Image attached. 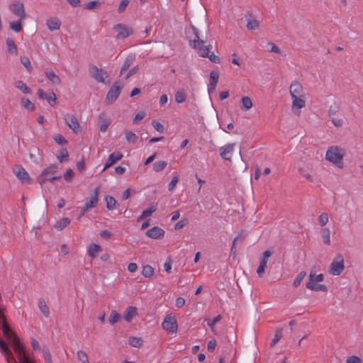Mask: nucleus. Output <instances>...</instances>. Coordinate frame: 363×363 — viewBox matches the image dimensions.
Instances as JSON below:
<instances>
[{"label": "nucleus", "instance_id": "1", "mask_svg": "<svg viewBox=\"0 0 363 363\" xmlns=\"http://www.w3.org/2000/svg\"><path fill=\"white\" fill-rule=\"evenodd\" d=\"M345 155V150L338 146L330 147L325 154V159L339 168H342L344 166L343 157Z\"/></svg>", "mask_w": 363, "mask_h": 363}, {"label": "nucleus", "instance_id": "2", "mask_svg": "<svg viewBox=\"0 0 363 363\" xmlns=\"http://www.w3.org/2000/svg\"><path fill=\"white\" fill-rule=\"evenodd\" d=\"M191 28L192 29L193 33L195 35L194 40H189V45L193 48H196V43L200 45L199 49V56L202 57H207L208 55L210 54V50L211 48V45H204V40L199 38V33L198 29L194 26H191Z\"/></svg>", "mask_w": 363, "mask_h": 363}, {"label": "nucleus", "instance_id": "3", "mask_svg": "<svg viewBox=\"0 0 363 363\" xmlns=\"http://www.w3.org/2000/svg\"><path fill=\"white\" fill-rule=\"evenodd\" d=\"M11 343L15 352L18 354V358L20 363H37L34 360H30L27 356L25 347L18 337H14L12 339V341H11Z\"/></svg>", "mask_w": 363, "mask_h": 363}, {"label": "nucleus", "instance_id": "4", "mask_svg": "<svg viewBox=\"0 0 363 363\" xmlns=\"http://www.w3.org/2000/svg\"><path fill=\"white\" fill-rule=\"evenodd\" d=\"M123 85L120 81H116L110 87L106 96L105 98V103L106 105L112 104L119 96Z\"/></svg>", "mask_w": 363, "mask_h": 363}, {"label": "nucleus", "instance_id": "5", "mask_svg": "<svg viewBox=\"0 0 363 363\" xmlns=\"http://www.w3.org/2000/svg\"><path fill=\"white\" fill-rule=\"evenodd\" d=\"M345 268L343 257L337 255L336 259L333 261L330 266V273L333 275H340Z\"/></svg>", "mask_w": 363, "mask_h": 363}, {"label": "nucleus", "instance_id": "6", "mask_svg": "<svg viewBox=\"0 0 363 363\" xmlns=\"http://www.w3.org/2000/svg\"><path fill=\"white\" fill-rule=\"evenodd\" d=\"M89 72L91 77L96 82L105 83V78H108V73L101 68L97 67L96 65H91L89 67Z\"/></svg>", "mask_w": 363, "mask_h": 363}, {"label": "nucleus", "instance_id": "7", "mask_svg": "<svg viewBox=\"0 0 363 363\" xmlns=\"http://www.w3.org/2000/svg\"><path fill=\"white\" fill-rule=\"evenodd\" d=\"M162 328L169 333H177L178 325L176 318L171 315H167L162 323Z\"/></svg>", "mask_w": 363, "mask_h": 363}, {"label": "nucleus", "instance_id": "8", "mask_svg": "<svg viewBox=\"0 0 363 363\" xmlns=\"http://www.w3.org/2000/svg\"><path fill=\"white\" fill-rule=\"evenodd\" d=\"M13 172L22 183H30V176L25 169V168L23 167L21 165H16L13 169Z\"/></svg>", "mask_w": 363, "mask_h": 363}, {"label": "nucleus", "instance_id": "9", "mask_svg": "<svg viewBox=\"0 0 363 363\" xmlns=\"http://www.w3.org/2000/svg\"><path fill=\"white\" fill-rule=\"evenodd\" d=\"M10 10L13 14L19 17L20 20L24 19L26 17V12L23 4L20 1H14L9 6Z\"/></svg>", "mask_w": 363, "mask_h": 363}, {"label": "nucleus", "instance_id": "10", "mask_svg": "<svg viewBox=\"0 0 363 363\" xmlns=\"http://www.w3.org/2000/svg\"><path fill=\"white\" fill-rule=\"evenodd\" d=\"M64 120L66 124L74 133H77L81 131L80 125L77 118L73 114H66L64 116Z\"/></svg>", "mask_w": 363, "mask_h": 363}, {"label": "nucleus", "instance_id": "11", "mask_svg": "<svg viewBox=\"0 0 363 363\" xmlns=\"http://www.w3.org/2000/svg\"><path fill=\"white\" fill-rule=\"evenodd\" d=\"M58 167L57 164H50L46 169H45L40 175H39L37 178L38 182L40 185H43L47 182V175L48 174H54L57 172Z\"/></svg>", "mask_w": 363, "mask_h": 363}, {"label": "nucleus", "instance_id": "12", "mask_svg": "<svg viewBox=\"0 0 363 363\" xmlns=\"http://www.w3.org/2000/svg\"><path fill=\"white\" fill-rule=\"evenodd\" d=\"M114 30H119L116 35L117 39H125L133 34V30L132 28L127 27L124 24L118 23L113 27Z\"/></svg>", "mask_w": 363, "mask_h": 363}, {"label": "nucleus", "instance_id": "13", "mask_svg": "<svg viewBox=\"0 0 363 363\" xmlns=\"http://www.w3.org/2000/svg\"><path fill=\"white\" fill-rule=\"evenodd\" d=\"M0 350L4 355L8 363H16L15 358L13 356L11 350L9 349L6 343L0 338Z\"/></svg>", "mask_w": 363, "mask_h": 363}, {"label": "nucleus", "instance_id": "14", "mask_svg": "<svg viewBox=\"0 0 363 363\" xmlns=\"http://www.w3.org/2000/svg\"><path fill=\"white\" fill-rule=\"evenodd\" d=\"M272 254V252L269 250H266L262 253V257L261 258L259 265L257 269V273L259 277H262L263 276L264 270L267 267V260Z\"/></svg>", "mask_w": 363, "mask_h": 363}, {"label": "nucleus", "instance_id": "15", "mask_svg": "<svg viewBox=\"0 0 363 363\" xmlns=\"http://www.w3.org/2000/svg\"><path fill=\"white\" fill-rule=\"evenodd\" d=\"M99 188H95L90 196L89 201L86 202L84 206L85 207V210L89 211L90 209L95 208L97 206L99 201Z\"/></svg>", "mask_w": 363, "mask_h": 363}, {"label": "nucleus", "instance_id": "16", "mask_svg": "<svg viewBox=\"0 0 363 363\" xmlns=\"http://www.w3.org/2000/svg\"><path fill=\"white\" fill-rule=\"evenodd\" d=\"M234 143H230L225 146L221 147L220 148V156L225 160H230L234 150Z\"/></svg>", "mask_w": 363, "mask_h": 363}, {"label": "nucleus", "instance_id": "17", "mask_svg": "<svg viewBox=\"0 0 363 363\" xmlns=\"http://www.w3.org/2000/svg\"><path fill=\"white\" fill-rule=\"evenodd\" d=\"M219 74L216 71H211L210 73V82L208 86V91L211 94L216 91V85L218 81Z\"/></svg>", "mask_w": 363, "mask_h": 363}, {"label": "nucleus", "instance_id": "18", "mask_svg": "<svg viewBox=\"0 0 363 363\" xmlns=\"http://www.w3.org/2000/svg\"><path fill=\"white\" fill-rule=\"evenodd\" d=\"M123 154L121 153L120 152H113V153H111L108 157L106 163L103 169V171H105L106 169L109 168L111 166L116 163L118 161L121 160Z\"/></svg>", "mask_w": 363, "mask_h": 363}, {"label": "nucleus", "instance_id": "19", "mask_svg": "<svg viewBox=\"0 0 363 363\" xmlns=\"http://www.w3.org/2000/svg\"><path fill=\"white\" fill-rule=\"evenodd\" d=\"M164 235V231L161 228L155 226L146 231V235L152 239H160Z\"/></svg>", "mask_w": 363, "mask_h": 363}, {"label": "nucleus", "instance_id": "20", "mask_svg": "<svg viewBox=\"0 0 363 363\" xmlns=\"http://www.w3.org/2000/svg\"><path fill=\"white\" fill-rule=\"evenodd\" d=\"M291 97L303 96L302 85L297 81H294L289 88Z\"/></svg>", "mask_w": 363, "mask_h": 363}, {"label": "nucleus", "instance_id": "21", "mask_svg": "<svg viewBox=\"0 0 363 363\" xmlns=\"http://www.w3.org/2000/svg\"><path fill=\"white\" fill-rule=\"evenodd\" d=\"M45 74L46 77L54 84L59 85L61 84V79L54 71L50 68H46L45 69Z\"/></svg>", "mask_w": 363, "mask_h": 363}, {"label": "nucleus", "instance_id": "22", "mask_svg": "<svg viewBox=\"0 0 363 363\" xmlns=\"http://www.w3.org/2000/svg\"><path fill=\"white\" fill-rule=\"evenodd\" d=\"M46 25L50 31H54L60 28L61 22L57 18H50L47 20Z\"/></svg>", "mask_w": 363, "mask_h": 363}, {"label": "nucleus", "instance_id": "23", "mask_svg": "<svg viewBox=\"0 0 363 363\" xmlns=\"http://www.w3.org/2000/svg\"><path fill=\"white\" fill-rule=\"evenodd\" d=\"M135 60V54H130L126 57V58L125 59V61L122 65V67L121 69V72H120L121 75L133 64Z\"/></svg>", "mask_w": 363, "mask_h": 363}, {"label": "nucleus", "instance_id": "24", "mask_svg": "<svg viewBox=\"0 0 363 363\" xmlns=\"http://www.w3.org/2000/svg\"><path fill=\"white\" fill-rule=\"evenodd\" d=\"M306 287L314 291L325 292L328 291V287L325 285L318 283H306Z\"/></svg>", "mask_w": 363, "mask_h": 363}, {"label": "nucleus", "instance_id": "25", "mask_svg": "<svg viewBox=\"0 0 363 363\" xmlns=\"http://www.w3.org/2000/svg\"><path fill=\"white\" fill-rule=\"evenodd\" d=\"M247 234L245 231H242L238 236H236L233 242L232 247L230 250V254L233 255V256L236 254V248H235V244L237 242L240 241L242 242L246 237Z\"/></svg>", "mask_w": 363, "mask_h": 363}, {"label": "nucleus", "instance_id": "26", "mask_svg": "<svg viewBox=\"0 0 363 363\" xmlns=\"http://www.w3.org/2000/svg\"><path fill=\"white\" fill-rule=\"evenodd\" d=\"M137 315V308L135 307L129 306L126 308L123 318L127 322H130L132 318Z\"/></svg>", "mask_w": 363, "mask_h": 363}, {"label": "nucleus", "instance_id": "27", "mask_svg": "<svg viewBox=\"0 0 363 363\" xmlns=\"http://www.w3.org/2000/svg\"><path fill=\"white\" fill-rule=\"evenodd\" d=\"M3 334L4 337L9 340L10 342L12 341V339L14 337H17L15 334H13L11 330H10L9 327L6 324V323H3V324L1 325Z\"/></svg>", "mask_w": 363, "mask_h": 363}, {"label": "nucleus", "instance_id": "28", "mask_svg": "<svg viewBox=\"0 0 363 363\" xmlns=\"http://www.w3.org/2000/svg\"><path fill=\"white\" fill-rule=\"evenodd\" d=\"M38 307L40 312L45 315V317L48 318L50 315V310L45 301L43 298H40L38 300Z\"/></svg>", "mask_w": 363, "mask_h": 363}, {"label": "nucleus", "instance_id": "29", "mask_svg": "<svg viewBox=\"0 0 363 363\" xmlns=\"http://www.w3.org/2000/svg\"><path fill=\"white\" fill-rule=\"evenodd\" d=\"M14 86L23 94L31 93V89L21 80H18L14 83Z\"/></svg>", "mask_w": 363, "mask_h": 363}, {"label": "nucleus", "instance_id": "30", "mask_svg": "<svg viewBox=\"0 0 363 363\" xmlns=\"http://www.w3.org/2000/svg\"><path fill=\"white\" fill-rule=\"evenodd\" d=\"M6 45L8 51L11 55H17L18 50L15 42L13 39L8 38L6 39Z\"/></svg>", "mask_w": 363, "mask_h": 363}, {"label": "nucleus", "instance_id": "31", "mask_svg": "<svg viewBox=\"0 0 363 363\" xmlns=\"http://www.w3.org/2000/svg\"><path fill=\"white\" fill-rule=\"evenodd\" d=\"M323 241L325 244L330 245V230L328 228H322L320 230Z\"/></svg>", "mask_w": 363, "mask_h": 363}, {"label": "nucleus", "instance_id": "32", "mask_svg": "<svg viewBox=\"0 0 363 363\" xmlns=\"http://www.w3.org/2000/svg\"><path fill=\"white\" fill-rule=\"evenodd\" d=\"M324 279V276L323 274H320L316 275L313 271L310 272L309 274V281L307 283H318L323 281Z\"/></svg>", "mask_w": 363, "mask_h": 363}, {"label": "nucleus", "instance_id": "33", "mask_svg": "<svg viewBox=\"0 0 363 363\" xmlns=\"http://www.w3.org/2000/svg\"><path fill=\"white\" fill-rule=\"evenodd\" d=\"M21 106L29 111H34L35 105L28 98L23 97L21 99Z\"/></svg>", "mask_w": 363, "mask_h": 363}, {"label": "nucleus", "instance_id": "34", "mask_svg": "<svg viewBox=\"0 0 363 363\" xmlns=\"http://www.w3.org/2000/svg\"><path fill=\"white\" fill-rule=\"evenodd\" d=\"M57 158L60 162H66L69 158V153L66 148H62L57 155Z\"/></svg>", "mask_w": 363, "mask_h": 363}, {"label": "nucleus", "instance_id": "35", "mask_svg": "<svg viewBox=\"0 0 363 363\" xmlns=\"http://www.w3.org/2000/svg\"><path fill=\"white\" fill-rule=\"evenodd\" d=\"M252 106V102L250 97L242 96L241 99V108L243 110H248Z\"/></svg>", "mask_w": 363, "mask_h": 363}, {"label": "nucleus", "instance_id": "36", "mask_svg": "<svg viewBox=\"0 0 363 363\" xmlns=\"http://www.w3.org/2000/svg\"><path fill=\"white\" fill-rule=\"evenodd\" d=\"M101 247L95 243H91L88 250V254L91 257H95L97 252L101 251Z\"/></svg>", "mask_w": 363, "mask_h": 363}, {"label": "nucleus", "instance_id": "37", "mask_svg": "<svg viewBox=\"0 0 363 363\" xmlns=\"http://www.w3.org/2000/svg\"><path fill=\"white\" fill-rule=\"evenodd\" d=\"M293 99V106L298 108H302L306 106V102L302 96L291 97Z\"/></svg>", "mask_w": 363, "mask_h": 363}, {"label": "nucleus", "instance_id": "38", "mask_svg": "<svg viewBox=\"0 0 363 363\" xmlns=\"http://www.w3.org/2000/svg\"><path fill=\"white\" fill-rule=\"evenodd\" d=\"M70 223V219L69 218H62L60 219L55 225V228L58 230H62Z\"/></svg>", "mask_w": 363, "mask_h": 363}, {"label": "nucleus", "instance_id": "39", "mask_svg": "<svg viewBox=\"0 0 363 363\" xmlns=\"http://www.w3.org/2000/svg\"><path fill=\"white\" fill-rule=\"evenodd\" d=\"M186 99V94L184 90H178L175 93V101L178 104L184 102Z\"/></svg>", "mask_w": 363, "mask_h": 363}, {"label": "nucleus", "instance_id": "40", "mask_svg": "<svg viewBox=\"0 0 363 363\" xmlns=\"http://www.w3.org/2000/svg\"><path fill=\"white\" fill-rule=\"evenodd\" d=\"M125 139L130 143H135L138 141V137L133 132L126 130L125 132Z\"/></svg>", "mask_w": 363, "mask_h": 363}, {"label": "nucleus", "instance_id": "41", "mask_svg": "<svg viewBox=\"0 0 363 363\" xmlns=\"http://www.w3.org/2000/svg\"><path fill=\"white\" fill-rule=\"evenodd\" d=\"M167 166L166 161H157L153 164V170L156 172H160L165 169Z\"/></svg>", "mask_w": 363, "mask_h": 363}, {"label": "nucleus", "instance_id": "42", "mask_svg": "<svg viewBox=\"0 0 363 363\" xmlns=\"http://www.w3.org/2000/svg\"><path fill=\"white\" fill-rule=\"evenodd\" d=\"M43 356L45 363H52V356L50 352V350L48 346H43Z\"/></svg>", "mask_w": 363, "mask_h": 363}, {"label": "nucleus", "instance_id": "43", "mask_svg": "<svg viewBox=\"0 0 363 363\" xmlns=\"http://www.w3.org/2000/svg\"><path fill=\"white\" fill-rule=\"evenodd\" d=\"M154 269L150 265H145L143 267L142 274L147 278L152 277L154 274Z\"/></svg>", "mask_w": 363, "mask_h": 363}, {"label": "nucleus", "instance_id": "44", "mask_svg": "<svg viewBox=\"0 0 363 363\" xmlns=\"http://www.w3.org/2000/svg\"><path fill=\"white\" fill-rule=\"evenodd\" d=\"M128 343L134 347H140L143 345V340L140 337H130Z\"/></svg>", "mask_w": 363, "mask_h": 363}, {"label": "nucleus", "instance_id": "45", "mask_svg": "<svg viewBox=\"0 0 363 363\" xmlns=\"http://www.w3.org/2000/svg\"><path fill=\"white\" fill-rule=\"evenodd\" d=\"M105 200L106 201V208L108 210H113L115 208L116 201L113 196H108L105 198Z\"/></svg>", "mask_w": 363, "mask_h": 363}, {"label": "nucleus", "instance_id": "46", "mask_svg": "<svg viewBox=\"0 0 363 363\" xmlns=\"http://www.w3.org/2000/svg\"><path fill=\"white\" fill-rule=\"evenodd\" d=\"M306 276V272H301L298 274V275L296 276V277L295 278V279L294 280V282H293V286L294 287H298L302 280L305 278V277Z\"/></svg>", "mask_w": 363, "mask_h": 363}, {"label": "nucleus", "instance_id": "47", "mask_svg": "<svg viewBox=\"0 0 363 363\" xmlns=\"http://www.w3.org/2000/svg\"><path fill=\"white\" fill-rule=\"evenodd\" d=\"M340 110V104L337 102H333V104H331L328 109V116L330 117H332L333 115H335L336 113H337Z\"/></svg>", "mask_w": 363, "mask_h": 363}, {"label": "nucleus", "instance_id": "48", "mask_svg": "<svg viewBox=\"0 0 363 363\" xmlns=\"http://www.w3.org/2000/svg\"><path fill=\"white\" fill-rule=\"evenodd\" d=\"M53 140L60 145H65L67 144V140L59 133L55 134L53 135Z\"/></svg>", "mask_w": 363, "mask_h": 363}, {"label": "nucleus", "instance_id": "49", "mask_svg": "<svg viewBox=\"0 0 363 363\" xmlns=\"http://www.w3.org/2000/svg\"><path fill=\"white\" fill-rule=\"evenodd\" d=\"M121 315L116 311H112L108 318V321L111 325H114L120 320Z\"/></svg>", "mask_w": 363, "mask_h": 363}, {"label": "nucleus", "instance_id": "50", "mask_svg": "<svg viewBox=\"0 0 363 363\" xmlns=\"http://www.w3.org/2000/svg\"><path fill=\"white\" fill-rule=\"evenodd\" d=\"M222 319V316L220 315H218L213 320L206 319L205 320L207 322L208 325L211 328L212 330H214L215 325L219 322Z\"/></svg>", "mask_w": 363, "mask_h": 363}, {"label": "nucleus", "instance_id": "51", "mask_svg": "<svg viewBox=\"0 0 363 363\" xmlns=\"http://www.w3.org/2000/svg\"><path fill=\"white\" fill-rule=\"evenodd\" d=\"M282 337V330H277L273 340L271 341L270 347H274Z\"/></svg>", "mask_w": 363, "mask_h": 363}, {"label": "nucleus", "instance_id": "52", "mask_svg": "<svg viewBox=\"0 0 363 363\" xmlns=\"http://www.w3.org/2000/svg\"><path fill=\"white\" fill-rule=\"evenodd\" d=\"M101 4L99 1H91L84 5V9L91 10L96 8H99Z\"/></svg>", "mask_w": 363, "mask_h": 363}, {"label": "nucleus", "instance_id": "53", "mask_svg": "<svg viewBox=\"0 0 363 363\" xmlns=\"http://www.w3.org/2000/svg\"><path fill=\"white\" fill-rule=\"evenodd\" d=\"M77 359L82 363H89L87 354L84 351L79 350L77 352Z\"/></svg>", "mask_w": 363, "mask_h": 363}, {"label": "nucleus", "instance_id": "54", "mask_svg": "<svg viewBox=\"0 0 363 363\" xmlns=\"http://www.w3.org/2000/svg\"><path fill=\"white\" fill-rule=\"evenodd\" d=\"M10 28L15 32H21L23 29L21 23V20L19 19L18 21L10 23Z\"/></svg>", "mask_w": 363, "mask_h": 363}, {"label": "nucleus", "instance_id": "55", "mask_svg": "<svg viewBox=\"0 0 363 363\" xmlns=\"http://www.w3.org/2000/svg\"><path fill=\"white\" fill-rule=\"evenodd\" d=\"M246 27L248 30H255L259 28V22L256 19L249 20Z\"/></svg>", "mask_w": 363, "mask_h": 363}, {"label": "nucleus", "instance_id": "56", "mask_svg": "<svg viewBox=\"0 0 363 363\" xmlns=\"http://www.w3.org/2000/svg\"><path fill=\"white\" fill-rule=\"evenodd\" d=\"M46 100L50 106H54L57 100L55 94L53 91H52L51 93L48 94Z\"/></svg>", "mask_w": 363, "mask_h": 363}, {"label": "nucleus", "instance_id": "57", "mask_svg": "<svg viewBox=\"0 0 363 363\" xmlns=\"http://www.w3.org/2000/svg\"><path fill=\"white\" fill-rule=\"evenodd\" d=\"M21 63L25 66V67L28 69V72H31L32 66L30 60L27 57H23L21 58Z\"/></svg>", "mask_w": 363, "mask_h": 363}, {"label": "nucleus", "instance_id": "58", "mask_svg": "<svg viewBox=\"0 0 363 363\" xmlns=\"http://www.w3.org/2000/svg\"><path fill=\"white\" fill-rule=\"evenodd\" d=\"M318 221L321 226H324L328 222V215L326 213H322L318 217Z\"/></svg>", "mask_w": 363, "mask_h": 363}, {"label": "nucleus", "instance_id": "59", "mask_svg": "<svg viewBox=\"0 0 363 363\" xmlns=\"http://www.w3.org/2000/svg\"><path fill=\"white\" fill-rule=\"evenodd\" d=\"M178 181H179V176L175 175L172 178V181L168 184V190L172 191L175 188Z\"/></svg>", "mask_w": 363, "mask_h": 363}, {"label": "nucleus", "instance_id": "60", "mask_svg": "<svg viewBox=\"0 0 363 363\" xmlns=\"http://www.w3.org/2000/svg\"><path fill=\"white\" fill-rule=\"evenodd\" d=\"M347 363H362V359L357 356L352 355L347 357Z\"/></svg>", "mask_w": 363, "mask_h": 363}, {"label": "nucleus", "instance_id": "61", "mask_svg": "<svg viewBox=\"0 0 363 363\" xmlns=\"http://www.w3.org/2000/svg\"><path fill=\"white\" fill-rule=\"evenodd\" d=\"M152 124L153 127L155 128V129L157 131H158L159 133L164 132V128L163 125L161 123L154 120V121H152Z\"/></svg>", "mask_w": 363, "mask_h": 363}, {"label": "nucleus", "instance_id": "62", "mask_svg": "<svg viewBox=\"0 0 363 363\" xmlns=\"http://www.w3.org/2000/svg\"><path fill=\"white\" fill-rule=\"evenodd\" d=\"M157 211V206H151L147 209L143 211V216L148 217L152 215L154 212Z\"/></svg>", "mask_w": 363, "mask_h": 363}, {"label": "nucleus", "instance_id": "63", "mask_svg": "<svg viewBox=\"0 0 363 363\" xmlns=\"http://www.w3.org/2000/svg\"><path fill=\"white\" fill-rule=\"evenodd\" d=\"M188 223V220L186 218H183L181 220H179L178 223H177L174 225V229L178 230L182 229L183 227H184Z\"/></svg>", "mask_w": 363, "mask_h": 363}, {"label": "nucleus", "instance_id": "64", "mask_svg": "<svg viewBox=\"0 0 363 363\" xmlns=\"http://www.w3.org/2000/svg\"><path fill=\"white\" fill-rule=\"evenodd\" d=\"M74 176V172L72 169H67L64 174V179L67 182H70Z\"/></svg>", "mask_w": 363, "mask_h": 363}]
</instances>
